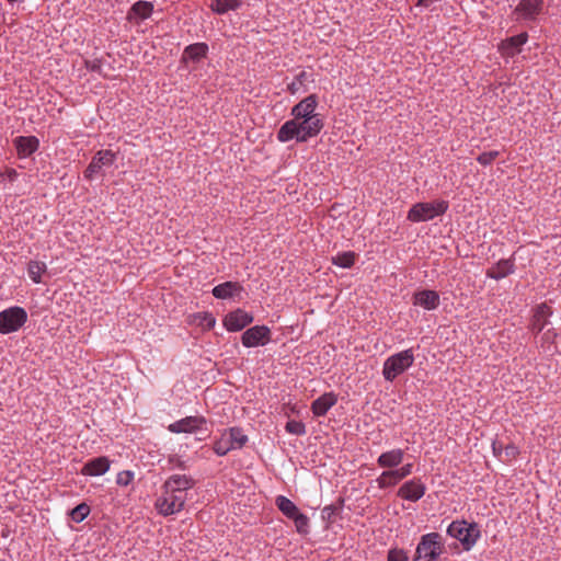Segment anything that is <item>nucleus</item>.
<instances>
[{
  "label": "nucleus",
  "instance_id": "11",
  "mask_svg": "<svg viewBox=\"0 0 561 561\" xmlns=\"http://www.w3.org/2000/svg\"><path fill=\"white\" fill-rule=\"evenodd\" d=\"M426 486L420 479H412L399 488L397 495L403 500L416 502L424 496Z\"/></svg>",
  "mask_w": 561,
  "mask_h": 561
},
{
  "label": "nucleus",
  "instance_id": "8",
  "mask_svg": "<svg viewBox=\"0 0 561 561\" xmlns=\"http://www.w3.org/2000/svg\"><path fill=\"white\" fill-rule=\"evenodd\" d=\"M116 160V153L110 149L99 150L84 170V178L92 180L103 167H111Z\"/></svg>",
  "mask_w": 561,
  "mask_h": 561
},
{
  "label": "nucleus",
  "instance_id": "29",
  "mask_svg": "<svg viewBox=\"0 0 561 561\" xmlns=\"http://www.w3.org/2000/svg\"><path fill=\"white\" fill-rule=\"evenodd\" d=\"M47 271V266L41 261H30L27 263V275L35 283H42V275Z\"/></svg>",
  "mask_w": 561,
  "mask_h": 561
},
{
  "label": "nucleus",
  "instance_id": "4",
  "mask_svg": "<svg viewBox=\"0 0 561 561\" xmlns=\"http://www.w3.org/2000/svg\"><path fill=\"white\" fill-rule=\"evenodd\" d=\"M447 534L458 539L465 550H470L480 538V528L477 523L454 520L447 528Z\"/></svg>",
  "mask_w": 561,
  "mask_h": 561
},
{
  "label": "nucleus",
  "instance_id": "45",
  "mask_svg": "<svg viewBox=\"0 0 561 561\" xmlns=\"http://www.w3.org/2000/svg\"><path fill=\"white\" fill-rule=\"evenodd\" d=\"M169 462L174 463V466L180 468V469H185L186 468L185 462L183 460H181L176 456L170 457L169 458Z\"/></svg>",
  "mask_w": 561,
  "mask_h": 561
},
{
  "label": "nucleus",
  "instance_id": "48",
  "mask_svg": "<svg viewBox=\"0 0 561 561\" xmlns=\"http://www.w3.org/2000/svg\"><path fill=\"white\" fill-rule=\"evenodd\" d=\"M7 1H8V3H9L12 8H14L15 5H18V7H19V5H20V3H22L24 0H7Z\"/></svg>",
  "mask_w": 561,
  "mask_h": 561
},
{
  "label": "nucleus",
  "instance_id": "23",
  "mask_svg": "<svg viewBox=\"0 0 561 561\" xmlns=\"http://www.w3.org/2000/svg\"><path fill=\"white\" fill-rule=\"evenodd\" d=\"M337 402L333 392H325L311 403V411L314 416H323Z\"/></svg>",
  "mask_w": 561,
  "mask_h": 561
},
{
  "label": "nucleus",
  "instance_id": "47",
  "mask_svg": "<svg viewBox=\"0 0 561 561\" xmlns=\"http://www.w3.org/2000/svg\"><path fill=\"white\" fill-rule=\"evenodd\" d=\"M7 175L10 181H13L15 176H18V172L14 169H5V172H2V176Z\"/></svg>",
  "mask_w": 561,
  "mask_h": 561
},
{
  "label": "nucleus",
  "instance_id": "6",
  "mask_svg": "<svg viewBox=\"0 0 561 561\" xmlns=\"http://www.w3.org/2000/svg\"><path fill=\"white\" fill-rule=\"evenodd\" d=\"M185 501L186 495L183 492H165L163 490V496L157 500L156 507L160 514L168 516L181 512Z\"/></svg>",
  "mask_w": 561,
  "mask_h": 561
},
{
  "label": "nucleus",
  "instance_id": "43",
  "mask_svg": "<svg viewBox=\"0 0 561 561\" xmlns=\"http://www.w3.org/2000/svg\"><path fill=\"white\" fill-rule=\"evenodd\" d=\"M85 67L88 70L101 73L102 62L100 59L87 60Z\"/></svg>",
  "mask_w": 561,
  "mask_h": 561
},
{
  "label": "nucleus",
  "instance_id": "41",
  "mask_svg": "<svg viewBox=\"0 0 561 561\" xmlns=\"http://www.w3.org/2000/svg\"><path fill=\"white\" fill-rule=\"evenodd\" d=\"M556 337H557V332L554 331V329L546 330L543 332L542 336H541V345L542 346H545V345L550 346L551 344L554 343Z\"/></svg>",
  "mask_w": 561,
  "mask_h": 561
},
{
  "label": "nucleus",
  "instance_id": "34",
  "mask_svg": "<svg viewBox=\"0 0 561 561\" xmlns=\"http://www.w3.org/2000/svg\"><path fill=\"white\" fill-rule=\"evenodd\" d=\"M309 79L310 75L307 73L306 71H301L295 77L293 82L288 84L287 90L289 91L290 94H296L301 89V87L305 85V82L308 81Z\"/></svg>",
  "mask_w": 561,
  "mask_h": 561
},
{
  "label": "nucleus",
  "instance_id": "27",
  "mask_svg": "<svg viewBox=\"0 0 561 561\" xmlns=\"http://www.w3.org/2000/svg\"><path fill=\"white\" fill-rule=\"evenodd\" d=\"M241 5V0H211L209 8L217 14H225L238 10Z\"/></svg>",
  "mask_w": 561,
  "mask_h": 561
},
{
  "label": "nucleus",
  "instance_id": "22",
  "mask_svg": "<svg viewBox=\"0 0 561 561\" xmlns=\"http://www.w3.org/2000/svg\"><path fill=\"white\" fill-rule=\"evenodd\" d=\"M515 272V264L514 260L507 259V260H500L497 263H495L493 266L486 270V276L489 278L499 280L502 279L510 274H513Z\"/></svg>",
  "mask_w": 561,
  "mask_h": 561
},
{
  "label": "nucleus",
  "instance_id": "17",
  "mask_svg": "<svg viewBox=\"0 0 561 561\" xmlns=\"http://www.w3.org/2000/svg\"><path fill=\"white\" fill-rule=\"evenodd\" d=\"M13 145L20 158H27L38 149L39 140L35 136H19Z\"/></svg>",
  "mask_w": 561,
  "mask_h": 561
},
{
  "label": "nucleus",
  "instance_id": "46",
  "mask_svg": "<svg viewBox=\"0 0 561 561\" xmlns=\"http://www.w3.org/2000/svg\"><path fill=\"white\" fill-rule=\"evenodd\" d=\"M492 449H493V454L495 456L500 455L502 453V450H504V447L502 446L501 443L499 442H493L492 444Z\"/></svg>",
  "mask_w": 561,
  "mask_h": 561
},
{
  "label": "nucleus",
  "instance_id": "20",
  "mask_svg": "<svg viewBox=\"0 0 561 561\" xmlns=\"http://www.w3.org/2000/svg\"><path fill=\"white\" fill-rule=\"evenodd\" d=\"M111 461L107 457L101 456L93 458L84 463L81 469L83 476H102L110 469Z\"/></svg>",
  "mask_w": 561,
  "mask_h": 561
},
{
  "label": "nucleus",
  "instance_id": "31",
  "mask_svg": "<svg viewBox=\"0 0 561 561\" xmlns=\"http://www.w3.org/2000/svg\"><path fill=\"white\" fill-rule=\"evenodd\" d=\"M356 259V254L353 251H346L337 253L335 256L332 257V264L343 267V268H350L354 265Z\"/></svg>",
  "mask_w": 561,
  "mask_h": 561
},
{
  "label": "nucleus",
  "instance_id": "35",
  "mask_svg": "<svg viewBox=\"0 0 561 561\" xmlns=\"http://www.w3.org/2000/svg\"><path fill=\"white\" fill-rule=\"evenodd\" d=\"M291 520L299 534L307 535L309 533V517L307 515L299 512L291 518Z\"/></svg>",
  "mask_w": 561,
  "mask_h": 561
},
{
  "label": "nucleus",
  "instance_id": "12",
  "mask_svg": "<svg viewBox=\"0 0 561 561\" xmlns=\"http://www.w3.org/2000/svg\"><path fill=\"white\" fill-rule=\"evenodd\" d=\"M252 322L253 316L240 308L229 312L224 320L226 329L230 332L241 331Z\"/></svg>",
  "mask_w": 561,
  "mask_h": 561
},
{
  "label": "nucleus",
  "instance_id": "33",
  "mask_svg": "<svg viewBox=\"0 0 561 561\" xmlns=\"http://www.w3.org/2000/svg\"><path fill=\"white\" fill-rule=\"evenodd\" d=\"M213 449L218 456H225L234 448L231 440H229V437L225 433L218 440L215 442Z\"/></svg>",
  "mask_w": 561,
  "mask_h": 561
},
{
  "label": "nucleus",
  "instance_id": "44",
  "mask_svg": "<svg viewBox=\"0 0 561 561\" xmlns=\"http://www.w3.org/2000/svg\"><path fill=\"white\" fill-rule=\"evenodd\" d=\"M203 320L207 328H213L216 323V319L210 313H204Z\"/></svg>",
  "mask_w": 561,
  "mask_h": 561
},
{
  "label": "nucleus",
  "instance_id": "26",
  "mask_svg": "<svg viewBox=\"0 0 561 561\" xmlns=\"http://www.w3.org/2000/svg\"><path fill=\"white\" fill-rule=\"evenodd\" d=\"M403 457H404V451L400 448H397V449H392V450L382 453L378 457L377 463L381 468L391 469V468H396L397 466H399L402 462Z\"/></svg>",
  "mask_w": 561,
  "mask_h": 561
},
{
  "label": "nucleus",
  "instance_id": "37",
  "mask_svg": "<svg viewBox=\"0 0 561 561\" xmlns=\"http://www.w3.org/2000/svg\"><path fill=\"white\" fill-rule=\"evenodd\" d=\"M285 430L289 434L301 436L306 434V425L301 421L289 420L286 423Z\"/></svg>",
  "mask_w": 561,
  "mask_h": 561
},
{
  "label": "nucleus",
  "instance_id": "38",
  "mask_svg": "<svg viewBox=\"0 0 561 561\" xmlns=\"http://www.w3.org/2000/svg\"><path fill=\"white\" fill-rule=\"evenodd\" d=\"M500 156V152L496 150L482 152L478 156L477 161L482 165H489L491 164L497 157Z\"/></svg>",
  "mask_w": 561,
  "mask_h": 561
},
{
  "label": "nucleus",
  "instance_id": "21",
  "mask_svg": "<svg viewBox=\"0 0 561 561\" xmlns=\"http://www.w3.org/2000/svg\"><path fill=\"white\" fill-rule=\"evenodd\" d=\"M195 481L185 474H173L163 484V490L165 492H183L193 488Z\"/></svg>",
  "mask_w": 561,
  "mask_h": 561
},
{
  "label": "nucleus",
  "instance_id": "15",
  "mask_svg": "<svg viewBox=\"0 0 561 561\" xmlns=\"http://www.w3.org/2000/svg\"><path fill=\"white\" fill-rule=\"evenodd\" d=\"M528 34L523 32L502 41L499 45V50L505 57H514L522 51V46L526 44Z\"/></svg>",
  "mask_w": 561,
  "mask_h": 561
},
{
  "label": "nucleus",
  "instance_id": "1",
  "mask_svg": "<svg viewBox=\"0 0 561 561\" xmlns=\"http://www.w3.org/2000/svg\"><path fill=\"white\" fill-rule=\"evenodd\" d=\"M318 105L316 94H310L291 108L293 119L285 122L277 131V139L287 142L296 139L306 142L316 137L323 128V119L314 113Z\"/></svg>",
  "mask_w": 561,
  "mask_h": 561
},
{
  "label": "nucleus",
  "instance_id": "40",
  "mask_svg": "<svg viewBox=\"0 0 561 561\" xmlns=\"http://www.w3.org/2000/svg\"><path fill=\"white\" fill-rule=\"evenodd\" d=\"M133 480H134V472H131L129 470H124L117 474L116 483L122 486H127L128 484L131 483Z\"/></svg>",
  "mask_w": 561,
  "mask_h": 561
},
{
  "label": "nucleus",
  "instance_id": "25",
  "mask_svg": "<svg viewBox=\"0 0 561 561\" xmlns=\"http://www.w3.org/2000/svg\"><path fill=\"white\" fill-rule=\"evenodd\" d=\"M243 287L238 282H225L213 288V295L217 299H228L242 291Z\"/></svg>",
  "mask_w": 561,
  "mask_h": 561
},
{
  "label": "nucleus",
  "instance_id": "7",
  "mask_svg": "<svg viewBox=\"0 0 561 561\" xmlns=\"http://www.w3.org/2000/svg\"><path fill=\"white\" fill-rule=\"evenodd\" d=\"M27 321L24 308L14 306L2 310V334L16 332Z\"/></svg>",
  "mask_w": 561,
  "mask_h": 561
},
{
  "label": "nucleus",
  "instance_id": "5",
  "mask_svg": "<svg viewBox=\"0 0 561 561\" xmlns=\"http://www.w3.org/2000/svg\"><path fill=\"white\" fill-rule=\"evenodd\" d=\"M447 209L448 203L443 199L430 203H416L410 208L408 219L413 222L428 221L436 216L445 214Z\"/></svg>",
  "mask_w": 561,
  "mask_h": 561
},
{
  "label": "nucleus",
  "instance_id": "19",
  "mask_svg": "<svg viewBox=\"0 0 561 561\" xmlns=\"http://www.w3.org/2000/svg\"><path fill=\"white\" fill-rule=\"evenodd\" d=\"M413 304L421 306L426 310L436 309L439 305V295L435 290L424 289L414 293Z\"/></svg>",
  "mask_w": 561,
  "mask_h": 561
},
{
  "label": "nucleus",
  "instance_id": "36",
  "mask_svg": "<svg viewBox=\"0 0 561 561\" xmlns=\"http://www.w3.org/2000/svg\"><path fill=\"white\" fill-rule=\"evenodd\" d=\"M90 514V506L87 503H80L70 512V517L76 523H81Z\"/></svg>",
  "mask_w": 561,
  "mask_h": 561
},
{
  "label": "nucleus",
  "instance_id": "9",
  "mask_svg": "<svg viewBox=\"0 0 561 561\" xmlns=\"http://www.w3.org/2000/svg\"><path fill=\"white\" fill-rule=\"evenodd\" d=\"M241 341L245 347L265 345L271 341V330L266 325H254L243 332Z\"/></svg>",
  "mask_w": 561,
  "mask_h": 561
},
{
  "label": "nucleus",
  "instance_id": "3",
  "mask_svg": "<svg viewBox=\"0 0 561 561\" xmlns=\"http://www.w3.org/2000/svg\"><path fill=\"white\" fill-rule=\"evenodd\" d=\"M414 363L412 348L404 350L388 357L382 367V375L387 381H393L399 375L403 374Z\"/></svg>",
  "mask_w": 561,
  "mask_h": 561
},
{
  "label": "nucleus",
  "instance_id": "28",
  "mask_svg": "<svg viewBox=\"0 0 561 561\" xmlns=\"http://www.w3.org/2000/svg\"><path fill=\"white\" fill-rule=\"evenodd\" d=\"M277 508L289 519H291L300 511L296 504L284 495H278L275 500Z\"/></svg>",
  "mask_w": 561,
  "mask_h": 561
},
{
  "label": "nucleus",
  "instance_id": "18",
  "mask_svg": "<svg viewBox=\"0 0 561 561\" xmlns=\"http://www.w3.org/2000/svg\"><path fill=\"white\" fill-rule=\"evenodd\" d=\"M542 0H520L514 13L519 14L525 20H535L542 11Z\"/></svg>",
  "mask_w": 561,
  "mask_h": 561
},
{
  "label": "nucleus",
  "instance_id": "24",
  "mask_svg": "<svg viewBox=\"0 0 561 561\" xmlns=\"http://www.w3.org/2000/svg\"><path fill=\"white\" fill-rule=\"evenodd\" d=\"M208 54V45L206 43H195L186 46L183 50L181 61L187 62H199L202 59L206 58Z\"/></svg>",
  "mask_w": 561,
  "mask_h": 561
},
{
  "label": "nucleus",
  "instance_id": "13",
  "mask_svg": "<svg viewBox=\"0 0 561 561\" xmlns=\"http://www.w3.org/2000/svg\"><path fill=\"white\" fill-rule=\"evenodd\" d=\"M204 424H206V419L204 416H186L171 423L168 426V430L174 434L195 433L201 430Z\"/></svg>",
  "mask_w": 561,
  "mask_h": 561
},
{
  "label": "nucleus",
  "instance_id": "14",
  "mask_svg": "<svg viewBox=\"0 0 561 561\" xmlns=\"http://www.w3.org/2000/svg\"><path fill=\"white\" fill-rule=\"evenodd\" d=\"M552 316V309L546 302L538 305L534 309L529 329L534 334H539L549 324V318Z\"/></svg>",
  "mask_w": 561,
  "mask_h": 561
},
{
  "label": "nucleus",
  "instance_id": "10",
  "mask_svg": "<svg viewBox=\"0 0 561 561\" xmlns=\"http://www.w3.org/2000/svg\"><path fill=\"white\" fill-rule=\"evenodd\" d=\"M413 465L407 463L399 469L391 468L390 470L383 471L378 478L377 483L380 489H387L394 486L401 480L412 473Z\"/></svg>",
  "mask_w": 561,
  "mask_h": 561
},
{
  "label": "nucleus",
  "instance_id": "42",
  "mask_svg": "<svg viewBox=\"0 0 561 561\" xmlns=\"http://www.w3.org/2000/svg\"><path fill=\"white\" fill-rule=\"evenodd\" d=\"M504 453L508 460L515 459L519 455V450L514 444L506 445L504 447Z\"/></svg>",
  "mask_w": 561,
  "mask_h": 561
},
{
  "label": "nucleus",
  "instance_id": "32",
  "mask_svg": "<svg viewBox=\"0 0 561 561\" xmlns=\"http://www.w3.org/2000/svg\"><path fill=\"white\" fill-rule=\"evenodd\" d=\"M226 434L229 437V440H231L234 449L242 448L248 442V436L239 427H231Z\"/></svg>",
  "mask_w": 561,
  "mask_h": 561
},
{
  "label": "nucleus",
  "instance_id": "16",
  "mask_svg": "<svg viewBox=\"0 0 561 561\" xmlns=\"http://www.w3.org/2000/svg\"><path fill=\"white\" fill-rule=\"evenodd\" d=\"M153 12V4L149 1L139 0L135 2L127 12L126 19L129 22L138 24L151 16Z\"/></svg>",
  "mask_w": 561,
  "mask_h": 561
},
{
  "label": "nucleus",
  "instance_id": "39",
  "mask_svg": "<svg viewBox=\"0 0 561 561\" xmlns=\"http://www.w3.org/2000/svg\"><path fill=\"white\" fill-rule=\"evenodd\" d=\"M408 553L403 549L393 548L388 552L387 561H408Z\"/></svg>",
  "mask_w": 561,
  "mask_h": 561
},
{
  "label": "nucleus",
  "instance_id": "30",
  "mask_svg": "<svg viewBox=\"0 0 561 561\" xmlns=\"http://www.w3.org/2000/svg\"><path fill=\"white\" fill-rule=\"evenodd\" d=\"M344 504L343 499H339L337 503L327 505L321 511V517L325 522L327 527L335 522L336 514L342 510Z\"/></svg>",
  "mask_w": 561,
  "mask_h": 561
},
{
  "label": "nucleus",
  "instance_id": "2",
  "mask_svg": "<svg viewBox=\"0 0 561 561\" xmlns=\"http://www.w3.org/2000/svg\"><path fill=\"white\" fill-rule=\"evenodd\" d=\"M444 551L440 534L430 533L421 537L413 561H436Z\"/></svg>",
  "mask_w": 561,
  "mask_h": 561
}]
</instances>
